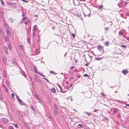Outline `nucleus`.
Instances as JSON below:
<instances>
[{"label":"nucleus","instance_id":"23","mask_svg":"<svg viewBox=\"0 0 129 129\" xmlns=\"http://www.w3.org/2000/svg\"><path fill=\"white\" fill-rule=\"evenodd\" d=\"M35 97L37 99L39 98V96L37 94H35Z\"/></svg>","mask_w":129,"mask_h":129},{"label":"nucleus","instance_id":"6","mask_svg":"<svg viewBox=\"0 0 129 129\" xmlns=\"http://www.w3.org/2000/svg\"><path fill=\"white\" fill-rule=\"evenodd\" d=\"M4 40L6 42H8L9 37L8 36H4Z\"/></svg>","mask_w":129,"mask_h":129},{"label":"nucleus","instance_id":"58","mask_svg":"<svg viewBox=\"0 0 129 129\" xmlns=\"http://www.w3.org/2000/svg\"><path fill=\"white\" fill-rule=\"evenodd\" d=\"M87 114L89 116V115H91V114L90 113H87Z\"/></svg>","mask_w":129,"mask_h":129},{"label":"nucleus","instance_id":"59","mask_svg":"<svg viewBox=\"0 0 129 129\" xmlns=\"http://www.w3.org/2000/svg\"><path fill=\"white\" fill-rule=\"evenodd\" d=\"M85 65L86 66H88V63H86V64H85Z\"/></svg>","mask_w":129,"mask_h":129},{"label":"nucleus","instance_id":"40","mask_svg":"<svg viewBox=\"0 0 129 129\" xmlns=\"http://www.w3.org/2000/svg\"><path fill=\"white\" fill-rule=\"evenodd\" d=\"M20 104L22 105H24V102L22 101L21 102H20Z\"/></svg>","mask_w":129,"mask_h":129},{"label":"nucleus","instance_id":"38","mask_svg":"<svg viewBox=\"0 0 129 129\" xmlns=\"http://www.w3.org/2000/svg\"><path fill=\"white\" fill-rule=\"evenodd\" d=\"M60 91L61 92L63 93H65L66 91H65L62 90L61 89L60 90Z\"/></svg>","mask_w":129,"mask_h":129},{"label":"nucleus","instance_id":"48","mask_svg":"<svg viewBox=\"0 0 129 129\" xmlns=\"http://www.w3.org/2000/svg\"><path fill=\"white\" fill-rule=\"evenodd\" d=\"M117 117L118 118H120V117H121V116H120V114H118L117 115Z\"/></svg>","mask_w":129,"mask_h":129},{"label":"nucleus","instance_id":"36","mask_svg":"<svg viewBox=\"0 0 129 129\" xmlns=\"http://www.w3.org/2000/svg\"><path fill=\"white\" fill-rule=\"evenodd\" d=\"M120 46L121 47H123V48H126L127 47V46H126L122 45H120Z\"/></svg>","mask_w":129,"mask_h":129},{"label":"nucleus","instance_id":"62","mask_svg":"<svg viewBox=\"0 0 129 129\" xmlns=\"http://www.w3.org/2000/svg\"><path fill=\"white\" fill-rule=\"evenodd\" d=\"M22 16L23 17L25 15L23 14L22 13Z\"/></svg>","mask_w":129,"mask_h":129},{"label":"nucleus","instance_id":"61","mask_svg":"<svg viewBox=\"0 0 129 129\" xmlns=\"http://www.w3.org/2000/svg\"><path fill=\"white\" fill-rule=\"evenodd\" d=\"M105 29L106 30H108V27H107L106 28H105Z\"/></svg>","mask_w":129,"mask_h":129},{"label":"nucleus","instance_id":"55","mask_svg":"<svg viewBox=\"0 0 129 129\" xmlns=\"http://www.w3.org/2000/svg\"><path fill=\"white\" fill-rule=\"evenodd\" d=\"M17 100H20L19 99V97L18 96H17Z\"/></svg>","mask_w":129,"mask_h":129},{"label":"nucleus","instance_id":"19","mask_svg":"<svg viewBox=\"0 0 129 129\" xmlns=\"http://www.w3.org/2000/svg\"><path fill=\"white\" fill-rule=\"evenodd\" d=\"M6 32L7 34L8 35H9L10 33V31L8 29L6 30Z\"/></svg>","mask_w":129,"mask_h":129},{"label":"nucleus","instance_id":"25","mask_svg":"<svg viewBox=\"0 0 129 129\" xmlns=\"http://www.w3.org/2000/svg\"><path fill=\"white\" fill-rule=\"evenodd\" d=\"M3 61L4 63H5L6 62V58L4 57L3 58Z\"/></svg>","mask_w":129,"mask_h":129},{"label":"nucleus","instance_id":"24","mask_svg":"<svg viewBox=\"0 0 129 129\" xmlns=\"http://www.w3.org/2000/svg\"><path fill=\"white\" fill-rule=\"evenodd\" d=\"M3 87L5 88V90L6 91H7V92H8V89L5 85H3Z\"/></svg>","mask_w":129,"mask_h":129},{"label":"nucleus","instance_id":"50","mask_svg":"<svg viewBox=\"0 0 129 129\" xmlns=\"http://www.w3.org/2000/svg\"><path fill=\"white\" fill-rule=\"evenodd\" d=\"M10 83L9 82H6V84L7 85H10Z\"/></svg>","mask_w":129,"mask_h":129},{"label":"nucleus","instance_id":"16","mask_svg":"<svg viewBox=\"0 0 129 129\" xmlns=\"http://www.w3.org/2000/svg\"><path fill=\"white\" fill-rule=\"evenodd\" d=\"M103 6L102 5H100L99 6L98 9L100 10H102Z\"/></svg>","mask_w":129,"mask_h":129},{"label":"nucleus","instance_id":"17","mask_svg":"<svg viewBox=\"0 0 129 129\" xmlns=\"http://www.w3.org/2000/svg\"><path fill=\"white\" fill-rule=\"evenodd\" d=\"M28 18V17H23L22 18V20H24V21H25Z\"/></svg>","mask_w":129,"mask_h":129},{"label":"nucleus","instance_id":"35","mask_svg":"<svg viewBox=\"0 0 129 129\" xmlns=\"http://www.w3.org/2000/svg\"><path fill=\"white\" fill-rule=\"evenodd\" d=\"M14 4L15 5H16L15 4V3H10V2L8 4V5H11V4Z\"/></svg>","mask_w":129,"mask_h":129},{"label":"nucleus","instance_id":"52","mask_svg":"<svg viewBox=\"0 0 129 129\" xmlns=\"http://www.w3.org/2000/svg\"><path fill=\"white\" fill-rule=\"evenodd\" d=\"M72 36L74 38L75 37V35L74 34H73V33H72Z\"/></svg>","mask_w":129,"mask_h":129},{"label":"nucleus","instance_id":"18","mask_svg":"<svg viewBox=\"0 0 129 129\" xmlns=\"http://www.w3.org/2000/svg\"><path fill=\"white\" fill-rule=\"evenodd\" d=\"M103 58V57L100 58L99 57H96L95 58V59L97 60H101L102 58Z\"/></svg>","mask_w":129,"mask_h":129},{"label":"nucleus","instance_id":"44","mask_svg":"<svg viewBox=\"0 0 129 129\" xmlns=\"http://www.w3.org/2000/svg\"><path fill=\"white\" fill-rule=\"evenodd\" d=\"M83 75L85 77H87L89 76L87 74H85L84 75Z\"/></svg>","mask_w":129,"mask_h":129},{"label":"nucleus","instance_id":"56","mask_svg":"<svg viewBox=\"0 0 129 129\" xmlns=\"http://www.w3.org/2000/svg\"><path fill=\"white\" fill-rule=\"evenodd\" d=\"M77 3H78V2L79 3V1H78L77 0H75V1Z\"/></svg>","mask_w":129,"mask_h":129},{"label":"nucleus","instance_id":"49","mask_svg":"<svg viewBox=\"0 0 129 129\" xmlns=\"http://www.w3.org/2000/svg\"><path fill=\"white\" fill-rule=\"evenodd\" d=\"M31 108L34 111V108L33 106H32L31 107Z\"/></svg>","mask_w":129,"mask_h":129},{"label":"nucleus","instance_id":"7","mask_svg":"<svg viewBox=\"0 0 129 129\" xmlns=\"http://www.w3.org/2000/svg\"><path fill=\"white\" fill-rule=\"evenodd\" d=\"M4 48L5 52L6 54H8V49L7 47L6 46H4Z\"/></svg>","mask_w":129,"mask_h":129},{"label":"nucleus","instance_id":"21","mask_svg":"<svg viewBox=\"0 0 129 129\" xmlns=\"http://www.w3.org/2000/svg\"><path fill=\"white\" fill-rule=\"evenodd\" d=\"M4 26L6 28H8V25L5 23L4 24Z\"/></svg>","mask_w":129,"mask_h":129},{"label":"nucleus","instance_id":"13","mask_svg":"<svg viewBox=\"0 0 129 129\" xmlns=\"http://www.w3.org/2000/svg\"><path fill=\"white\" fill-rule=\"evenodd\" d=\"M4 15V13L2 10L0 11V17H2Z\"/></svg>","mask_w":129,"mask_h":129},{"label":"nucleus","instance_id":"42","mask_svg":"<svg viewBox=\"0 0 129 129\" xmlns=\"http://www.w3.org/2000/svg\"><path fill=\"white\" fill-rule=\"evenodd\" d=\"M77 127L78 128H81V124H78V125Z\"/></svg>","mask_w":129,"mask_h":129},{"label":"nucleus","instance_id":"10","mask_svg":"<svg viewBox=\"0 0 129 129\" xmlns=\"http://www.w3.org/2000/svg\"><path fill=\"white\" fill-rule=\"evenodd\" d=\"M18 47L19 49L21 50H23L24 49V47L23 45H19Z\"/></svg>","mask_w":129,"mask_h":129},{"label":"nucleus","instance_id":"41","mask_svg":"<svg viewBox=\"0 0 129 129\" xmlns=\"http://www.w3.org/2000/svg\"><path fill=\"white\" fill-rule=\"evenodd\" d=\"M20 104L22 105H24V102L22 101L21 102H20Z\"/></svg>","mask_w":129,"mask_h":129},{"label":"nucleus","instance_id":"20","mask_svg":"<svg viewBox=\"0 0 129 129\" xmlns=\"http://www.w3.org/2000/svg\"><path fill=\"white\" fill-rule=\"evenodd\" d=\"M50 73L52 74H54V75H56L57 74L56 73L53 72L52 71H50Z\"/></svg>","mask_w":129,"mask_h":129},{"label":"nucleus","instance_id":"43","mask_svg":"<svg viewBox=\"0 0 129 129\" xmlns=\"http://www.w3.org/2000/svg\"><path fill=\"white\" fill-rule=\"evenodd\" d=\"M35 32L33 31V36H34L35 35Z\"/></svg>","mask_w":129,"mask_h":129},{"label":"nucleus","instance_id":"51","mask_svg":"<svg viewBox=\"0 0 129 129\" xmlns=\"http://www.w3.org/2000/svg\"><path fill=\"white\" fill-rule=\"evenodd\" d=\"M101 94H102V95L103 96H104L105 95V94L104 93H103L101 92Z\"/></svg>","mask_w":129,"mask_h":129},{"label":"nucleus","instance_id":"28","mask_svg":"<svg viewBox=\"0 0 129 129\" xmlns=\"http://www.w3.org/2000/svg\"><path fill=\"white\" fill-rule=\"evenodd\" d=\"M109 42L108 41H106L105 43V45L107 46H108Z\"/></svg>","mask_w":129,"mask_h":129},{"label":"nucleus","instance_id":"64","mask_svg":"<svg viewBox=\"0 0 129 129\" xmlns=\"http://www.w3.org/2000/svg\"><path fill=\"white\" fill-rule=\"evenodd\" d=\"M127 39L128 40H129V37L127 38Z\"/></svg>","mask_w":129,"mask_h":129},{"label":"nucleus","instance_id":"54","mask_svg":"<svg viewBox=\"0 0 129 129\" xmlns=\"http://www.w3.org/2000/svg\"><path fill=\"white\" fill-rule=\"evenodd\" d=\"M98 111V109H96V110H94L93 111V112H97Z\"/></svg>","mask_w":129,"mask_h":129},{"label":"nucleus","instance_id":"15","mask_svg":"<svg viewBox=\"0 0 129 129\" xmlns=\"http://www.w3.org/2000/svg\"><path fill=\"white\" fill-rule=\"evenodd\" d=\"M21 74H22V75H23L24 76L26 77V75L24 72L22 71L21 72Z\"/></svg>","mask_w":129,"mask_h":129},{"label":"nucleus","instance_id":"45","mask_svg":"<svg viewBox=\"0 0 129 129\" xmlns=\"http://www.w3.org/2000/svg\"><path fill=\"white\" fill-rule=\"evenodd\" d=\"M123 34V32H121L119 33V35H122Z\"/></svg>","mask_w":129,"mask_h":129},{"label":"nucleus","instance_id":"11","mask_svg":"<svg viewBox=\"0 0 129 129\" xmlns=\"http://www.w3.org/2000/svg\"><path fill=\"white\" fill-rule=\"evenodd\" d=\"M35 52L36 54V55H38L40 53V50L39 49H36L35 50Z\"/></svg>","mask_w":129,"mask_h":129},{"label":"nucleus","instance_id":"8","mask_svg":"<svg viewBox=\"0 0 129 129\" xmlns=\"http://www.w3.org/2000/svg\"><path fill=\"white\" fill-rule=\"evenodd\" d=\"M71 59L72 61H75V62L76 63H77V60L76 59H75L74 58V56H71Z\"/></svg>","mask_w":129,"mask_h":129},{"label":"nucleus","instance_id":"47","mask_svg":"<svg viewBox=\"0 0 129 129\" xmlns=\"http://www.w3.org/2000/svg\"><path fill=\"white\" fill-rule=\"evenodd\" d=\"M81 54L83 56H84V58H85V59H86V58H85V55H84V53H81Z\"/></svg>","mask_w":129,"mask_h":129},{"label":"nucleus","instance_id":"27","mask_svg":"<svg viewBox=\"0 0 129 129\" xmlns=\"http://www.w3.org/2000/svg\"><path fill=\"white\" fill-rule=\"evenodd\" d=\"M9 20L11 22H14V20H13V19L11 18H10L9 19Z\"/></svg>","mask_w":129,"mask_h":129},{"label":"nucleus","instance_id":"63","mask_svg":"<svg viewBox=\"0 0 129 129\" xmlns=\"http://www.w3.org/2000/svg\"><path fill=\"white\" fill-rule=\"evenodd\" d=\"M125 105L126 106H128L129 107V104H126Z\"/></svg>","mask_w":129,"mask_h":129},{"label":"nucleus","instance_id":"46","mask_svg":"<svg viewBox=\"0 0 129 129\" xmlns=\"http://www.w3.org/2000/svg\"><path fill=\"white\" fill-rule=\"evenodd\" d=\"M43 78V79H45L47 82H49V81L47 79L44 78Z\"/></svg>","mask_w":129,"mask_h":129},{"label":"nucleus","instance_id":"32","mask_svg":"<svg viewBox=\"0 0 129 129\" xmlns=\"http://www.w3.org/2000/svg\"><path fill=\"white\" fill-rule=\"evenodd\" d=\"M0 0L1 1V3L2 5H4V3L3 1H2V0Z\"/></svg>","mask_w":129,"mask_h":129},{"label":"nucleus","instance_id":"22","mask_svg":"<svg viewBox=\"0 0 129 129\" xmlns=\"http://www.w3.org/2000/svg\"><path fill=\"white\" fill-rule=\"evenodd\" d=\"M8 47H9V50H11L12 49V47L10 45V44L9 43L8 44Z\"/></svg>","mask_w":129,"mask_h":129},{"label":"nucleus","instance_id":"12","mask_svg":"<svg viewBox=\"0 0 129 129\" xmlns=\"http://www.w3.org/2000/svg\"><path fill=\"white\" fill-rule=\"evenodd\" d=\"M31 21V20L29 19L28 20L26 21L25 22L24 24L26 25H27Z\"/></svg>","mask_w":129,"mask_h":129},{"label":"nucleus","instance_id":"29","mask_svg":"<svg viewBox=\"0 0 129 129\" xmlns=\"http://www.w3.org/2000/svg\"><path fill=\"white\" fill-rule=\"evenodd\" d=\"M52 91L53 92H55V90L54 88H53L51 89Z\"/></svg>","mask_w":129,"mask_h":129},{"label":"nucleus","instance_id":"5","mask_svg":"<svg viewBox=\"0 0 129 129\" xmlns=\"http://www.w3.org/2000/svg\"><path fill=\"white\" fill-rule=\"evenodd\" d=\"M37 29H38V28L37 26L36 25H35L33 27V31L34 32H36L37 31Z\"/></svg>","mask_w":129,"mask_h":129},{"label":"nucleus","instance_id":"9","mask_svg":"<svg viewBox=\"0 0 129 129\" xmlns=\"http://www.w3.org/2000/svg\"><path fill=\"white\" fill-rule=\"evenodd\" d=\"M122 73L124 75H126L128 73V71L126 70H123L122 71Z\"/></svg>","mask_w":129,"mask_h":129},{"label":"nucleus","instance_id":"34","mask_svg":"<svg viewBox=\"0 0 129 129\" xmlns=\"http://www.w3.org/2000/svg\"><path fill=\"white\" fill-rule=\"evenodd\" d=\"M11 95H12V98L13 99H14V96L15 95L14 94L12 93L11 94Z\"/></svg>","mask_w":129,"mask_h":129},{"label":"nucleus","instance_id":"4","mask_svg":"<svg viewBox=\"0 0 129 129\" xmlns=\"http://www.w3.org/2000/svg\"><path fill=\"white\" fill-rule=\"evenodd\" d=\"M97 49L100 51L102 52L103 51V47L100 45H98L97 46Z\"/></svg>","mask_w":129,"mask_h":129},{"label":"nucleus","instance_id":"37","mask_svg":"<svg viewBox=\"0 0 129 129\" xmlns=\"http://www.w3.org/2000/svg\"><path fill=\"white\" fill-rule=\"evenodd\" d=\"M38 42H40V36H39L38 38V39L37 40Z\"/></svg>","mask_w":129,"mask_h":129},{"label":"nucleus","instance_id":"1","mask_svg":"<svg viewBox=\"0 0 129 129\" xmlns=\"http://www.w3.org/2000/svg\"><path fill=\"white\" fill-rule=\"evenodd\" d=\"M34 69L35 72L36 73H37L39 75H40L43 77H45V76L44 75H43L42 74H41L40 72H38L37 71H38L37 70V67L35 66H34Z\"/></svg>","mask_w":129,"mask_h":129},{"label":"nucleus","instance_id":"30","mask_svg":"<svg viewBox=\"0 0 129 129\" xmlns=\"http://www.w3.org/2000/svg\"><path fill=\"white\" fill-rule=\"evenodd\" d=\"M8 129H14V128L12 126H9L8 127Z\"/></svg>","mask_w":129,"mask_h":129},{"label":"nucleus","instance_id":"60","mask_svg":"<svg viewBox=\"0 0 129 129\" xmlns=\"http://www.w3.org/2000/svg\"><path fill=\"white\" fill-rule=\"evenodd\" d=\"M58 86L60 89V90L61 89V87L60 85H59Z\"/></svg>","mask_w":129,"mask_h":129},{"label":"nucleus","instance_id":"31","mask_svg":"<svg viewBox=\"0 0 129 129\" xmlns=\"http://www.w3.org/2000/svg\"><path fill=\"white\" fill-rule=\"evenodd\" d=\"M74 68V66H71L70 68V69L71 70H72Z\"/></svg>","mask_w":129,"mask_h":129},{"label":"nucleus","instance_id":"39","mask_svg":"<svg viewBox=\"0 0 129 129\" xmlns=\"http://www.w3.org/2000/svg\"><path fill=\"white\" fill-rule=\"evenodd\" d=\"M20 104L22 105H24V102L22 101L21 102H20Z\"/></svg>","mask_w":129,"mask_h":129},{"label":"nucleus","instance_id":"14","mask_svg":"<svg viewBox=\"0 0 129 129\" xmlns=\"http://www.w3.org/2000/svg\"><path fill=\"white\" fill-rule=\"evenodd\" d=\"M37 99L39 101V102L41 104L42 103V99L41 98H40L39 97Z\"/></svg>","mask_w":129,"mask_h":129},{"label":"nucleus","instance_id":"57","mask_svg":"<svg viewBox=\"0 0 129 129\" xmlns=\"http://www.w3.org/2000/svg\"><path fill=\"white\" fill-rule=\"evenodd\" d=\"M18 101L19 102V103H20V102H21L22 101L21 100H20H20H18Z\"/></svg>","mask_w":129,"mask_h":129},{"label":"nucleus","instance_id":"3","mask_svg":"<svg viewBox=\"0 0 129 129\" xmlns=\"http://www.w3.org/2000/svg\"><path fill=\"white\" fill-rule=\"evenodd\" d=\"M54 112L55 114H58V110H57V107L56 105L54 104Z\"/></svg>","mask_w":129,"mask_h":129},{"label":"nucleus","instance_id":"53","mask_svg":"<svg viewBox=\"0 0 129 129\" xmlns=\"http://www.w3.org/2000/svg\"><path fill=\"white\" fill-rule=\"evenodd\" d=\"M24 21V20H22V19H21V22H20V23H22Z\"/></svg>","mask_w":129,"mask_h":129},{"label":"nucleus","instance_id":"33","mask_svg":"<svg viewBox=\"0 0 129 129\" xmlns=\"http://www.w3.org/2000/svg\"><path fill=\"white\" fill-rule=\"evenodd\" d=\"M113 111L115 112H116L117 111V109L115 108H114L113 109Z\"/></svg>","mask_w":129,"mask_h":129},{"label":"nucleus","instance_id":"2","mask_svg":"<svg viewBox=\"0 0 129 129\" xmlns=\"http://www.w3.org/2000/svg\"><path fill=\"white\" fill-rule=\"evenodd\" d=\"M3 122L4 123H8L9 121V120L6 118L3 117L2 118Z\"/></svg>","mask_w":129,"mask_h":129},{"label":"nucleus","instance_id":"26","mask_svg":"<svg viewBox=\"0 0 129 129\" xmlns=\"http://www.w3.org/2000/svg\"><path fill=\"white\" fill-rule=\"evenodd\" d=\"M13 124L15 126V127L16 128L18 127V125L17 124L13 123Z\"/></svg>","mask_w":129,"mask_h":129}]
</instances>
